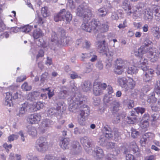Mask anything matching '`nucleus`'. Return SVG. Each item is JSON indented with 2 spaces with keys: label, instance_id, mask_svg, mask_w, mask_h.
Returning <instances> with one entry per match:
<instances>
[{
  "label": "nucleus",
  "instance_id": "1",
  "mask_svg": "<svg viewBox=\"0 0 160 160\" xmlns=\"http://www.w3.org/2000/svg\"><path fill=\"white\" fill-rule=\"evenodd\" d=\"M80 95H76L74 98V103L70 104L69 110L70 111L74 113L79 112V116L78 117V122L80 125H83L85 117L89 114L90 109L88 106L84 104L83 101L80 99Z\"/></svg>",
  "mask_w": 160,
  "mask_h": 160
},
{
  "label": "nucleus",
  "instance_id": "2",
  "mask_svg": "<svg viewBox=\"0 0 160 160\" xmlns=\"http://www.w3.org/2000/svg\"><path fill=\"white\" fill-rule=\"evenodd\" d=\"M143 15V18L146 21H151L153 17L152 10L147 7L142 3H140L137 7V10L133 13V16L136 18Z\"/></svg>",
  "mask_w": 160,
  "mask_h": 160
},
{
  "label": "nucleus",
  "instance_id": "3",
  "mask_svg": "<svg viewBox=\"0 0 160 160\" xmlns=\"http://www.w3.org/2000/svg\"><path fill=\"white\" fill-rule=\"evenodd\" d=\"M139 51L142 55L148 53V57L152 62H155L160 58V47L156 49L142 45L139 48Z\"/></svg>",
  "mask_w": 160,
  "mask_h": 160
},
{
  "label": "nucleus",
  "instance_id": "4",
  "mask_svg": "<svg viewBox=\"0 0 160 160\" xmlns=\"http://www.w3.org/2000/svg\"><path fill=\"white\" fill-rule=\"evenodd\" d=\"M118 82L120 86L125 89L126 92H130L135 86V82L131 78H128L127 79L124 77H119Z\"/></svg>",
  "mask_w": 160,
  "mask_h": 160
},
{
  "label": "nucleus",
  "instance_id": "5",
  "mask_svg": "<svg viewBox=\"0 0 160 160\" xmlns=\"http://www.w3.org/2000/svg\"><path fill=\"white\" fill-rule=\"evenodd\" d=\"M76 13L78 16L83 18L85 20L86 19L90 20L93 15L89 9L87 7H84L82 5H79L78 7Z\"/></svg>",
  "mask_w": 160,
  "mask_h": 160
},
{
  "label": "nucleus",
  "instance_id": "6",
  "mask_svg": "<svg viewBox=\"0 0 160 160\" xmlns=\"http://www.w3.org/2000/svg\"><path fill=\"white\" fill-rule=\"evenodd\" d=\"M88 20H87V19L84 20L85 21L81 25V28L87 32H90L92 31L95 33H97L98 30L97 28L99 22L95 20H92L90 23H88Z\"/></svg>",
  "mask_w": 160,
  "mask_h": 160
},
{
  "label": "nucleus",
  "instance_id": "7",
  "mask_svg": "<svg viewBox=\"0 0 160 160\" xmlns=\"http://www.w3.org/2000/svg\"><path fill=\"white\" fill-rule=\"evenodd\" d=\"M72 18V15L68 11L66 12L64 9H62L58 13L55 15L54 20L57 22L59 21H66L67 22H69Z\"/></svg>",
  "mask_w": 160,
  "mask_h": 160
},
{
  "label": "nucleus",
  "instance_id": "8",
  "mask_svg": "<svg viewBox=\"0 0 160 160\" xmlns=\"http://www.w3.org/2000/svg\"><path fill=\"white\" fill-rule=\"evenodd\" d=\"M35 147L38 151L40 152L46 151L48 147L46 138L44 137H40L36 141Z\"/></svg>",
  "mask_w": 160,
  "mask_h": 160
},
{
  "label": "nucleus",
  "instance_id": "9",
  "mask_svg": "<svg viewBox=\"0 0 160 160\" xmlns=\"http://www.w3.org/2000/svg\"><path fill=\"white\" fill-rule=\"evenodd\" d=\"M80 141L86 151L88 153L92 152V140L88 138L85 136L81 138Z\"/></svg>",
  "mask_w": 160,
  "mask_h": 160
},
{
  "label": "nucleus",
  "instance_id": "10",
  "mask_svg": "<svg viewBox=\"0 0 160 160\" xmlns=\"http://www.w3.org/2000/svg\"><path fill=\"white\" fill-rule=\"evenodd\" d=\"M107 87V85L105 83L98 84L95 83L93 84V93L96 95L98 96L102 94L103 90H105Z\"/></svg>",
  "mask_w": 160,
  "mask_h": 160
},
{
  "label": "nucleus",
  "instance_id": "11",
  "mask_svg": "<svg viewBox=\"0 0 160 160\" xmlns=\"http://www.w3.org/2000/svg\"><path fill=\"white\" fill-rule=\"evenodd\" d=\"M96 47L99 52L101 53H106L108 50V48L105 44V40L99 41L97 42Z\"/></svg>",
  "mask_w": 160,
  "mask_h": 160
},
{
  "label": "nucleus",
  "instance_id": "12",
  "mask_svg": "<svg viewBox=\"0 0 160 160\" xmlns=\"http://www.w3.org/2000/svg\"><path fill=\"white\" fill-rule=\"evenodd\" d=\"M103 134L105 135L108 139H112L113 136V132L110 127L106 125L102 129Z\"/></svg>",
  "mask_w": 160,
  "mask_h": 160
},
{
  "label": "nucleus",
  "instance_id": "13",
  "mask_svg": "<svg viewBox=\"0 0 160 160\" xmlns=\"http://www.w3.org/2000/svg\"><path fill=\"white\" fill-rule=\"evenodd\" d=\"M61 38L59 39L56 33L55 32H52L50 39L51 43L53 46H60V44L63 43L61 41Z\"/></svg>",
  "mask_w": 160,
  "mask_h": 160
},
{
  "label": "nucleus",
  "instance_id": "14",
  "mask_svg": "<svg viewBox=\"0 0 160 160\" xmlns=\"http://www.w3.org/2000/svg\"><path fill=\"white\" fill-rule=\"evenodd\" d=\"M41 115L38 113L31 114L28 117V120L32 124L37 123L41 119Z\"/></svg>",
  "mask_w": 160,
  "mask_h": 160
},
{
  "label": "nucleus",
  "instance_id": "15",
  "mask_svg": "<svg viewBox=\"0 0 160 160\" xmlns=\"http://www.w3.org/2000/svg\"><path fill=\"white\" fill-rule=\"evenodd\" d=\"M94 157L97 160L102 159L104 156L103 150L99 147H97L93 151Z\"/></svg>",
  "mask_w": 160,
  "mask_h": 160
},
{
  "label": "nucleus",
  "instance_id": "16",
  "mask_svg": "<svg viewBox=\"0 0 160 160\" xmlns=\"http://www.w3.org/2000/svg\"><path fill=\"white\" fill-rule=\"evenodd\" d=\"M61 113L60 107H58L56 108H51L49 109L48 111V117H52L57 116Z\"/></svg>",
  "mask_w": 160,
  "mask_h": 160
},
{
  "label": "nucleus",
  "instance_id": "17",
  "mask_svg": "<svg viewBox=\"0 0 160 160\" xmlns=\"http://www.w3.org/2000/svg\"><path fill=\"white\" fill-rule=\"evenodd\" d=\"M31 104H29L27 102L22 104L19 109V115L20 116L23 115L28 109L31 110Z\"/></svg>",
  "mask_w": 160,
  "mask_h": 160
},
{
  "label": "nucleus",
  "instance_id": "18",
  "mask_svg": "<svg viewBox=\"0 0 160 160\" xmlns=\"http://www.w3.org/2000/svg\"><path fill=\"white\" fill-rule=\"evenodd\" d=\"M70 140L69 139L64 138L60 141L59 145L60 147L63 149H68L70 146Z\"/></svg>",
  "mask_w": 160,
  "mask_h": 160
},
{
  "label": "nucleus",
  "instance_id": "19",
  "mask_svg": "<svg viewBox=\"0 0 160 160\" xmlns=\"http://www.w3.org/2000/svg\"><path fill=\"white\" fill-rule=\"evenodd\" d=\"M97 26V29L98 30L97 32H98L99 30L101 32H107L109 26L108 22L107 21L102 23L100 26H99V24Z\"/></svg>",
  "mask_w": 160,
  "mask_h": 160
},
{
  "label": "nucleus",
  "instance_id": "20",
  "mask_svg": "<svg viewBox=\"0 0 160 160\" xmlns=\"http://www.w3.org/2000/svg\"><path fill=\"white\" fill-rule=\"evenodd\" d=\"M122 7L125 10L128 11L127 14L128 15H130L132 13L131 10V8L129 5V2L128 0H126L123 1Z\"/></svg>",
  "mask_w": 160,
  "mask_h": 160
},
{
  "label": "nucleus",
  "instance_id": "21",
  "mask_svg": "<svg viewBox=\"0 0 160 160\" xmlns=\"http://www.w3.org/2000/svg\"><path fill=\"white\" fill-rule=\"evenodd\" d=\"M12 94L11 95L9 92L6 93V100L4 102V104L6 106L10 107L12 105Z\"/></svg>",
  "mask_w": 160,
  "mask_h": 160
},
{
  "label": "nucleus",
  "instance_id": "22",
  "mask_svg": "<svg viewBox=\"0 0 160 160\" xmlns=\"http://www.w3.org/2000/svg\"><path fill=\"white\" fill-rule=\"evenodd\" d=\"M149 118V115L148 113H145L142 117L141 121V127L143 128H146L148 126L149 123L148 120Z\"/></svg>",
  "mask_w": 160,
  "mask_h": 160
},
{
  "label": "nucleus",
  "instance_id": "23",
  "mask_svg": "<svg viewBox=\"0 0 160 160\" xmlns=\"http://www.w3.org/2000/svg\"><path fill=\"white\" fill-rule=\"evenodd\" d=\"M152 32L154 37L158 39L160 38V28L157 26H154L151 28Z\"/></svg>",
  "mask_w": 160,
  "mask_h": 160
},
{
  "label": "nucleus",
  "instance_id": "24",
  "mask_svg": "<svg viewBox=\"0 0 160 160\" xmlns=\"http://www.w3.org/2000/svg\"><path fill=\"white\" fill-rule=\"evenodd\" d=\"M72 92L75 93V95L74 97H72L70 101L71 102V103H74V102L73 101V99L76 97V95L78 96L79 95H80L81 96L80 97V99L82 100V101H83L84 103H85V101L84 100H83L82 95L78 91V89L76 86L74 85V86L72 88Z\"/></svg>",
  "mask_w": 160,
  "mask_h": 160
},
{
  "label": "nucleus",
  "instance_id": "25",
  "mask_svg": "<svg viewBox=\"0 0 160 160\" xmlns=\"http://www.w3.org/2000/svg\"><path fill=\"white\" fill-rule=\"evenodd\" d=\"M52 123V121L49 119H46L43 120L41 123V129L42 130H45V128L49 127Z\"/></svg>",
  "mask_w": 160,
  "mask_h": 160
},
{
  "label": "nucleus",
  "instance_id": "26",
  "mask_svg": "<svg viewBox=\"0 0 160 160\" xmlns=\"http://www.w3.org/2000/svg\"><path fill=\"white\" fill-rule=\"evenodd\" d=\"M92 87V85L89 81H85L82 84V87L83 90L86 92L90 90Z\"/></svg>",
  "mask_w": 160,
  "mask_h": 160
},
{
  "label": "nucleus",
  "instance_id": "27",
  "mask_svg": "<svg viewBox=\"0 0 160 160\" xmlns=\"http://www.w3.org/2000/svg\"><path fill=\"white\" fill-rule=\"evenodd\" d=\"M116 66H120L121 67L126 68L128 63L126 61L122 60L121 58H118L115 61Z\"/></svg>",
  "mask_w": 160,
  "mask_h": 160
},
{
  "label": "nucleus",
  "instance_id": "28",
  "mask_svg": "<svg viewBox=\"0 0 160 160\" xmlns=\"http://www.w3.org/2000/svg\"><path fill=\"white\" fill-rule=\"evenodd\" d=\"M40 93L37 91H33L29 92L28 94L29 98H31L32 101L34 100L38 99L40 98Z\"/></svg>",
  "mask_w": 160,
  "mask_h": 160
},
{
  "label": "nucleus",
  "instance_id": "29",
  "mask_svg": "<svg viewBox=\"0 0 160 160\" xmlns=\"http://www.w3.org/2000/svg\"><path fill=\"white\" fill-rule=\"evenodd\" d=\"M112 108H111V111L112 113H115L119 110V108L120 106V104L117 101H114L113 103L111 105Z\"/></svg>",
  "mask_w": 160,
  "mask_h": 160
},
{
  "label": "nucleus",
  "instance_id": "30",
  "mask_svg": "<svg viewBox=\"0 0 160 160\" xmlns=\"http://www.w3.org/2000/svg\"><path fill=\"white\" fill-rule=\"evenodd\" d=\"M43 35V33L39 28L37 29L34 31L33 33V36L34 39H38Z\"/></svg>",
  "mask_w": 160,
  "mask_h": 160
},
{
  "label": "nucleus",
  "instance_id": "31",
  "mask_svg": "<svg viewBox=\"0 0 160 160\" xmlns=\"http://www.w3.org/2000/svg\"><path fill=\"white\" fill-rule=\"evenodd\" d=\"M32 110L31 109V111H37V110H39L41 108H42L43 105V104L40 102H38L37 103L34 102L33 103L32 105Z\"/></svg>",
  "mask_w": 160,
  "mask_h": 160
},
{
  "label": "nucleus",
  "instance_id": "32",
  "mask_svg": "<svg viewBox=\"0 0 160 160\" xmlns=\"http://www.w3.org/2000/svg\"><path fill=\"white\" fill-rule=\"evenodd\" d=\"M107 138L104 135H101L99 138L98 143L102 146H105L107 142Z\"/></svg>",
  "mask_w": 160,
  "mask_h": 160
},
{
  "label": "nucleus",
  "instance_id": "33",
  "mask_svg": "<svg viewBox=\"0 0 160 160\" xmlns=\"http://www.w3.org/2000/svg\"><path fill=\"white\" fill-rule=\"evenodd\" d=\"M114 101H116L115 98L112 96L108 97L106 95L104 96L103 98V101L105 103H109L112 105Z\"/></svg>",
  "mask_w": 160,
  "mask_h": 160
},
{
  "label": "nucleus",
  "instance_id": "34",
  "mask_svg": "<svg viewBox=\"0 0 160 160\" xmlns=\"http://www.w3.org/2000/svg\"><path fill=\"white\" fill-rule=\"evenodd\" d=\"M126 72L128 74L132 75L133 74L136 73L138 72V69L136 66H132L131 67H129L127 69Z\"/></svg>",
  "mask_w": 160,
  "mask_h": 160
},
{
  "label": "nucleus",
  "instance_id": "35",
  "mask_svg": "<svg viewBox=\"0 0 160 160\" xmlns=\"http://www.w3.org/2000/svg\"><path fill=\"white\" fill-rule=\"evenodd\" d=\"M33 28V26L28 25L21 26L20 27V31L25 33L29 32Z\"/></svg>",
  "mask_w": 160,
  "mask_h": 160
},
{
  "label": "nucleus",
  "instance_id": "36",
  "mask_svg": "<svg viewBox=\"0 0 160 160\" xmlns=\"http://www.w3.org/2000/svg\"><path fill=\"white\" fill-rule=\"evenodd\" d=\"M28 132L29 134L32 137H35L37 135V131L34 127H28Z\"/></svg>",
  "mask_w": 160,
  "mask_h": 160
},
{
  "label": "nucleus",
  "instance_id": "37",
  "mask_svg": "<svg viewBox=\"0 0 160 160\" xmlns=\"http://www.w3.org/2000/svg\"><path fill=\"white\" fill-rule=\"evenodd\" d=\"M66 88L65 89L63 88L62 89L59 93V97L61 99H64L68 95V91Z\"/></svg>",
  "mask_w": 160,
  "mask_h": 160
},
{
  "label": "nucleus",
  "instance_id": "38",
  "mask_svg": "<svg viewBox=\"0 0 160 160\" xmlns=\"http://www.w3.org/2000/svg\"><path fill=\"white\" fill-rule=\"evenodd\" d=\"M155 18L157 21H160V7L157 6L154 8Z\"/></svg>",
  "mask_w": 160,
  "mask_h": 160
},
{
  "label": "nucleus",
  "instance_id": "39",
  "mask_svg": "<svg viewBox=\"0 0 160 160\" xmlns=\"http://www.w3.org/2000/svg\"><path fill=\"white\" fill-rule=\"evenodd\" d=\"M125 68L120 66H116L114 69V72L117 74L121 75L124 72V70Z\"/></svg>",
  "mask_w": 160,
  "mask_h": 160
},
{
  "label": "nucleus",
  "instance_id": "40",
  "mask_svg": "<svg viewBox=\"0 0 160 160\" xmlns=\"http://www.w3.org/2000/svg\"><path fill=\"white\" fill-rule=\"evenodd\" d=\"M129 147L134 153L137 152L139 150V148L137 145L136 143L134 141L130 143Z\"/></svg>",
  "mask_w": 160,
  "mask_h": 160
},
{
  "label": "nucleus",
  "instance_id": "41",
  "mask_svg": "<svg viewBox=\"0 0 160 160\" xmlns=\"http://www.w3.org/2000/svg\"><path fill=\"white\" fill-rule=\"evenodd\" d=\"M131 136L133 138H138L139 136V132L136 129L132 128L131 129Z\"/></svg>",
  "mask_w": 160,
  "mask_h": 160
},
{
  "label": "nucleus",
  "instance_id": "42",
  "mask_svg": "<svg viewBox=\"0 0 160 160\" xmlns=\"http://www.w3.org/2000/svg\"><path fill=\"white\" fill-rule=\"evenodd\" d=\"M41 90L43 92L45 91H47V94L48 95V98L50 99L54 95V92H53V90L50 89L49 88H48L45 89L42 88Z\"/></svg>",
  "mask_w": 160,
  "mask_h": 160
},
{
  "label": "nucleus",
  "instance_id": "43",
  "mask_svg": "<svg viewBox=\"0 0 160 160\" xmlns=\"http://www.w3.org/2000/svg\"><path fill=\"white\" fill-rule=\"evenodd\" d=\"M71 38L70 37H65L61 38V41L63 43L60 44V46H64L67 44L71 40Z\"/></svg>",
  "mask_w": 160,
  "mask_h": 160
},
{
  "label": "nucleus",
  "instance_id": "44",
  "mask_svg": "<svg viewBox=\"0 0 160 160\" xmlns=\"http://www.w3.org/2000/svg\"><path fill=\"white\" fill-rule=\"evenodd\" d=\"M107 11L106 8H102L98 10V14L101 17L105 16L107 14Z\"/></svg>",
  "mask_w": 160,
  "mask_h": 160
},
{
  "label": "nucleus",
  "instance_id": "45",
  "mask_svg": "<svg viewBox=\"0 0 160 160\" xmlns=\"http://www.w3.org/2000/svg\"><path fill=\"white\" fill-rule=\"evenodd\" d=\"M22 89L26 91H30L32 89V87L29 85L27 82H25L21 86Z\"/></svg>",
  "mask_w": 160,
  "mask_h": 160
},
{
  "label": "nucleus",
  "instance_id": "46",
  "mask_svg": "<svg viewBox=\"0 0 160 160\" xmlns=\"http://www.w3.org/2000/svg\"><path fill=\"white\" fill-rule=\"evenodd\" d=\"M48 76V73L47 72H45L42 75L41 78V82L40 84V85L41 86L43 84L45 80L47 79Z\"/></svg>",
  "mask_w": 160,
  "mask_h": 160
},
{
  "label": "nucleus",
  "instance_id": "47",
  "mask_svg": "<svg viewBox=\"0 0 160 160\" xmlns=\"http://www.w3.org/2000/svg\"><path fill=\"white\" fill-rule=\"evenodd\" d=\"M134 110L138 114L140 113L141 115L144 113L146 111L145 108L141 107H138L135 108Z\"/></svg>",
  "mask_w": 160,
  "mask_h": 160
},
{
  "label": "nucleus",
  "instance_id": "48",
  "mask_svg": "<svg viewBox=\"0 0 160 160\" xmlns=\"http://www.w3.org/2000/svg\"><path fill=\"white\" fill-rule=\"evenodd\" d=\"M147 62V60H145V61L141 62L140 66L139 67V68L143 71H146L148 70Z\"/></svg>",
  "mask_w": 160,
  "mask_h": 160
},
{
  "label": "nucleus",
  "instance_id": "49",
  "mask_svg": "<svg viewBox=\"0 0 160 160\" xmlns=\"http://www.w3.org/2000/svg\"><path fill=\"white\" fill-rule=\"evenodd\" d=\"M153 75H151V76L146 73L143 77V80L146 82H148L150 81L153 77Z\"/></svg>",
  "mask_w": 160,
  "mask_h": 160
},
{
  "label": "nucleus",
  "instance_id": "50",
  "mask_svg": "<svg viewBox=\"0 0 160 160\" xmlns=\"http://www.w3.org/2000/svg\"><path fill=\"white\" fill-rule=\"evenodd\" d=\"M67 5L72 10L75 8L76 5L73 0H68Z\"/></svg>",
  "mask_w": 160,
  "mask_h": 160
},
{
  "label": "nucleus",
  "instance_id": "51",
  "mask_svg": "<svg viewBox=\"0 0 160 160\" xmlns=\"http://www.w3.org/2000/svg\"><path fill=\"white\" fill-rule=\"evenodd\" d=\"M18 138V135L12 134L8 137V141L9 142L13 141L17 139Z\"/></svg>",
  "mask_w": 160,
  "mask_h": 160
},
{
  "label": "nucleus",
  "instance_id": "52",
  "mask_svg": "<svg viewBox=\"0 0 160 160\" xmlns=\"http://www.w3.org/2000/svg\"><path fill=\"white\" fill-rule=\"evenodd\" d=\"M41 12L42 16L44 18H46L49 15L48 12V8L47 7L42 8Z\"/></svg>",
  "mask_w": 160,
  "mask_h": 160
},
{
  "label": "nucleus",
  "instance_id": "53",
  "mask_svg": "<svg viewBox=\"0 0 160 160\" xmlns=\"http://www.w3.org/2000/svg\"><path fill=\"white\" fill-rule=\"evenodd\" d=\"M88 55V58H91L90 61L92 62H95L97 59V56L92 53H89Z\"/></svg>",
  "mask_w": 160,
  "mask_h": 160
},
{
  "label": "nucleus",
  "instance_id": "54",
  "mask_svg": "<svg viewBox=\"0 0 160 160\" xmlns=\"http://www.w3.org/2000/svg\"><path fill=\"white\" fill-rule=\"evenodd\" d=\"M86 72L89 73L92 71V64L90 62L87 63L86 64Z\"/></svg>",
  "mask_w": 160,
  "mask_h": 160
},
{
  "label": "nucleus",
  "instance_id": "55",
  "mask_svg": "<svg viewBox=\"0 0 160 160\" xmlns=\"http://www.w3.org/2000/svg\"><path fill=\"white\" fill-rule=\"evenodd\" d=\"M127 118L128 121V122L129 124L133 123L136 120V117L134 116L132 117H128Z\"/></svg>",
  "mask_w": 160,
  "mask_h": 160
},
{
  "label": "nucleus",
  "instance_id": "56",
  "mask_svg": "<svg viewBox=\"0 0 160 160\" xmlns=\"http://www.w3.org/2000/svg\"><path fill=\"white\" fill-rule=\"evenodd\" d=\"M105 160H116L115 156L113 154H108L107 155Z\"/></svg>",
  "mask_w": 160,
  "mask_h": 160
},
{
  "label": "nucleus",
  "instance_id": "57",
  "mask_svg": "<svg viewBox=\"0 0 160 160\" xmlns=\"http://www.w3.org/2000/svg\"><path fill=\"white\" fill-rule=\"evenodd\" d=\"M105 146L108 149H112L115 146V143L112 142H107Z\"/></svg>",
  "mask_w": 160,
  "mask_h": 160
},
{
  "label": "nucleus",
  "instance_id": "58",
  "mask_svg": "<svg viewBox=\"0 0 160 160\" xmlns=\"http://www.w3.org/2000/svg\"><path fill=\"white\" fill-rule=\"evenodd\" d=\"M72 144V147L73 149L79 148V147L80 146L79 142L77 141L73 142Z\"/></svg>",
  "mask_w": 160,
  "mask_h": 160
},
{
  "label": "nucleus",
  "instance_id": "59",
  "mask_svg": "<svg viewBox=\"0 0 160 160\" xmlns=\"http://www.w3.org/2000/svg\"><path fill=\"white\" fill-rule=\"evenodd\" d=\"M90 43L89 42L86 40L84 41L83 43L82 47L83 48L88 49L90 46Z\"/></svg>",
  "mask_w": 160,
  "mask_h": 160
},
{
  "label": "nucleus",
  "instance_id": "60",
  "mask_svg": "<svg viewBox=\"0 0 160 160\" xmlns=\"http://www.w3.org/2000/svg\"><path fill=\"white\" fill-rule=\"evenodd\" d=\"M159 117V114L157 113H155L152 115L151 118L152 119H151V120L153 121H156L158 119Z\"/></svg>",
  "mask_w": 160,
  "mask_h": 160
},
{
  "label": "nucleus",
  "instance_id": "61",
  "mask_svg": "<svg viewBox=\"0 0 160 160\" xmlns=\"http://www.w3.org/2000/svg\"><path fill=\"white\" fill-rule=\"evenodd\" d=\"M20 31V28L17 27H12L10 29V32L11 33L13 32L16 33Z\"/></svg>",
  "mask_w": 160,
  "mask_h": 160
},
{
  "label": "nucleus",
  "instance_id": "62",
  "mask_svg": "<svg viewBox=\"0 0 160 160\" xmlns=\"http://www.w3.org/2000/svg\"><path fill=\"white\" fill-rule=\"evenodd\" d=\"M96 67L99 70H102L103 69V66L101 61H98L96 64Z\"/></svg>",
  "mask_w": 160,
  "mask_h": 160
},
{
  "label": "nucleus",
  "instance_id": "63",
  "mask_svg": "<svg viewBox=\"0 0 160 160\" xmlns=\"http://www.w3.org/2000/svg\"><path fill=\"white\" fill-rule=\"evenodd\" d=\"M126 160H136L134 156L130 154L126 155Z\"/></svg>",
  "mask_w": 160,
  "mask_h": 160
},
{
  "label": "nucleus",
  "instance_id": "64",
  "mask_svg": "<svg viewBox=\"0 0 160 160\" xmlns=\"http://www.w3.org/2000/svg\"><path fill=\"white\" fill-rule=\"evenodd\" d=\"M45 160H58L52 155H46L45 158Z\"/></svg>",
  "mask_w": 160,
  "mask_h": 160
}]
</instances>
